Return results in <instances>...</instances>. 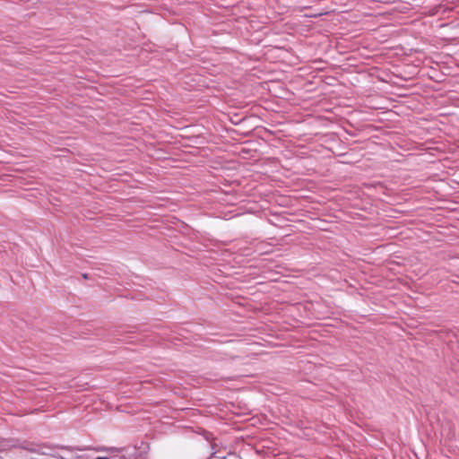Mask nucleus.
Segmentation results:
<instances>
[{
  "label": "nucleus",
  "mask_w": 459,
  "mask_h": 459,
  "mask_svg": "<svg viewBox=\"0 0 459 459\" xmlns=\"http://www.w3.org/2000/svg\"><path fill=\"white\" fill-rule=\"evenodd\" d=\"M96 459H108L107 457H97Z\"/></svg>",
  "instance_id": "f257e3e1"
}]
</instances>
